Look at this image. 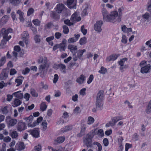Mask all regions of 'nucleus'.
<instances>
[{
    "instance_id": "nucleus-1",
    "label": "nucleus",
    "mask_w": 151,
    "mask_h": 151,
    "mask_svg": "<svg viewBox=\"0 0 151 151\" xmlns=\"http://www.w3.org/2000/svg\"><path fill=\"white\" fill-rule=\"evenodd\" d=\"M13 30L11 28H9L6 29L5 28H2L0 31V36H3V39L1 41V43L3 45L6 44L7 42L11 38V35L8 36L9 33H12Z\"/></svg>"
},
{
    "instance_id": "nucleus-2",
    "label": "nucleus",
    "mask_w": 151,
    "mask_h": 151,
    "mask_svg": "<svg viewBox=\"0 0 151 151\" xmlns=\"http://www.w3.org/2000/svg\"><path fill=\"white\" fill-rule=\"evenodd\" d=\"M93 137V135L90 132L83 138V142L87 147H91L93 146L92 139Z\"/></svg>"
},
{
    "instance_id": "nucleus-3",
    "label": "nucleus",
    "mask_w": 151,
    "mask_h": 151,
    "mask_svg": "<svg viewBox=\"0 0 151 151\" xmlns=\"http://www.w3.org/2000/svg\"><path fill=\"white\" fill-rule=\"evenodd\" d=\"M118 16V13L117 11H114L111 12L105 20L106 21L114 22L117 21L116 18Z\"/></svg>"
},
{
    "instance_id": "nucleus-4",
    "label": "nucleus",
    "mask_w": 151,
    "mask_h": 151,
    "mask_svg": "<svg viewBox=\"0 0 151 151\" xmlns=\"http://www.w3.org/2000/svg\"><path fill=\"white\" fill-rule=\"evenodd\" d=\"M86 52L85 49L79 50L73 54V58L74 61H76L78 60V58L81 59L83 53Z\"/></svg>"
},
{
    "instance_id": "nucleus-5",
    "label": "nucleus",
    "mask_w": 151,
    "mask_h": 151,
    "mask_svg": "<svg viewBox=\"0 0 151 151\" xmlns=\"http://www.w3.org/2000/svg\"><path fill=\"white\" fill-rule=\"evenodd\" d=\"M49 66V64L47 62V58L45 57L44 62L40 66L39 71L41 73H42L46 68L48 69Z\"/></svg>"
},
{
    "instance_id": "nucleus-6",
    "label": "nucleus",
    "mask_w": 151,
    "mask_h": 151,
    "mask_svg": "<svg viewBox=\"0 0 151 151\" xmlns=\"http://www.w3.org/2000/svg\"><path fill=\"white\" fill-rule=\"evenodd\" d=\"M5 121L8 125L10 126H13L17 122V119H12L11 117L9 116L6 117Z\"/></svg>"
},
{
    "instance_id": "nucleus-7",
    "label": "nucleus",
    "mask_w": 151,
    "mask_h": 151,
    "mask_svg": "<svg viewBox=\"0 0 151 151\" xmlns=\"http://www.w3.org/2000/svg\"><path fill=\"white\" fill-rule=\"evenodd\" d=\"M91 133L93 136H94L96 135H98L99 136L102 137L104 135V133L102 129H99L98 130L96 129H92L91 131Z\"/></svg>"
},
{
    "instance_id": "nucleus-8",
    "label": "nucleus",
    "mask_w": 151,
    "mask_h": 151,
    "mask_svg": "<svg viewBox=\"0 0 151 151\" xmlns=\"http://www.w3.org/2000/svg\"><path fill=\"white\" fill-rule=\"evenodd\" d=\"M103 24V22L101 21H99L96 22L94 25V29L98 32H100L102 30L101 26Z\"/></svg>"
},
{
    "instance_id": "nucleus-9",
    "label": "nucleus",
    "mask_w": 151,
    "mask_h": 151,
    "mask_svg": "<svg viewBox=\"0 0 151 151\" xmlns=\"http://www.w3.org/2000/svg\"><path fill=\"white\" fill-rule=\"evenodd\" d=\"M70 20L71 22L75 23L76 22L80 21L81 20V18L80 17H78L77 12H75L72 15Z\"/></svg>"
},
{
    "instance_id": "nucleus-10",
    "label": "nucleus",
    "mask_w": 151,
    "mask_h": 151,
    "mask_svg": "<svg viewBox=\"0 0 151 151\" xmlns=\"http://www.w3.org/2000/svg\"><path fill=\"white\" fill-rule=\"evenodd\" d=\"M17 128L19 131L21 132L26 129V124L24 122H19L17 124Z\"/></svg>"
},
{
    "instance_id": "nucleus-11",
    "label": "nucleus",
    "mask_w": 151,
    "mask_h": 151,
    "mask_svg": "<svg viewBox=\"0 0 151 151\" xmlns=\"http://www.w3.org/2000/svg\"><path fill=\"white\" fill-rule=\"evenodd\" d=\"M67 4L68 7L70 9L76 8V2L74 0H68Z\"/></svg>"
},
{
    "instance_id": "nucleus-12",
    "label": "nucleus",
    "mask_w": 151,
    "mask_h": 151,
    "mask_svg": "<svg viewBox=\"0 0 151 151\" xmlns=\"http://www.w3.org/2000/svg\"><path fill=\"white\" fill-rule=\"evenodd\" d=\"M32 136L35 137H39V131L38 128H35L32 130L28 131Z\"/></svg>"
},
{
    "instance_id": "nucleus-13",
    "label": "nucleus",
    "mask_w": 151,
    "mask_h": 151,
    "mask_svg": "<svg viewBox=\"0 0 151 151\" xmlns=\"http://www.w3.org/2000/svg\"><path fill=\"white\" fill-rule=\"evenodd\" d=\"M118 56L115 54H112L107 57L106 59V61L109 62L111 61H113L116 60Z\"/></svg>"
},
{
    "instance_id": "nucleus-14",
    "label": "nucleus",
    "mask_w": 151,
    "mask_h": 151,
    "mask_svg": "<svg viewBox=\"0 0 151 151\" xmlns=\"http://www.w3.org/2000/svg\"><path fill=\"white\" fill-rule=\"evenodd\" d=\"M64 5L62 4H57L55 8V11L58 14L60 13L63 10Z\"/></svg>"
},
{
    "instance_id": "nucleus-15",
    "label": "nucleus",
    "mask_w": 151,
    "mask_h": 151,
    "mask_svg": "<svg viewBox=\"0 0 151 151\" xmlns=\"http://www.w3.org/2000/svg\"><path fill=\"white\" fill-rule=\"evenodd\" d=\"M60 51L62 52L65 51L66 47V41L65 40L62 41V43L59 44Z\"/></svg>"
},
{
    "instance_id": "nucleus-16",
    "label": "nucleus",
    "mask_w": 151,
    "mask_h": 151,
    "mask_svg": "<svg viewBox=\"0 0 151 151\" xmlns=\"http://www.w3.org/2000/svg\"><path fill=\"white\" fill-rule=\"evenodd\" d=\"M73 129V126L71 125L66 126L62 128L60 130V132L63 133L71 130Z\"/></svg>"
},
{
    "instance_id": "nucleus-17",
    "label": "nucleus",
    "mask_w": 151,
    "mask_h": 151,
    "mask_svg": "<svg viewBox=\"0 0 151 151\" xmlns=\"http://www.w3.org/2000/svg\"><path fill=\"white\" fill-rule=\"evenodd\" d=\"M57 13L56 11H51L50 14V17L55 19H59L60 18V15Z\"/></svg>"
},
{
    "instance_id": "nucleus-18",
    "label": "nucleus",
    "mask_w": 151,
    "mask_h": 151,
    "mask_svg": "<svg viewBox=\"0 0 151 151\" xmlns=\"http://www.w3.org/2000/svg\"><path fill=\"white\" fill-rule=\"evenodd\" d=\"M150 69V65L148 64L147 65L144 66L141 68L140 72L142 73H147L149 72Z\"/></svg>"
},
{
    "instance_id": "nucleus-19",
    "label": "nucleus",
    "mask_w": 151,
    "mask_h": 151,
    "mask_svg": "<svg viewBox=\"0 0 151 151\" xmlns=\"http://www.w3.org/2000/svg\"><path fill=\"white\" fill-rule=\"evenodd\" d=\"M85 78L86 77L83 75H81L79 77L77 78L76 81L79 84H81L84 82Z\"/></svg>"
},
{
    "instance_id": "nucleus-20",
    "label": "nucleus",
    "mask_w": 151,
    "mask_h": 151,
    "mask_svg": "<svg viewBox=\"0 0 151 151\" xmlns=\"http://www.w3.org/2000/svg\"><path fill=\"white\" fill-rule=\"evenodd\" d=\"M104 97V91L101 90L98 93L96 96V100L103 101Z\"/></svg>"
},
{
    "instance_id": "nucleus-21",
    "label": "nucleus",
    "mask_w": 151,
    "mask_h": 151,
    "mask_svg": "<svg viewBox=\"0 0 151 151\" xmlns=\"http://www.w3.org/2000/svg\"><path fill=\"white\" fill-rule=\"evenodd\" d=\"M103 101L96 100V107L98 110H101L103 108Z\"/></svg>"
},
{
    "instance_id": "nucleus-22",
    "label": "nucleus",
    "mask_w": 151,
    "mask_h": 151,
    "mask_svg": "<svg viewBox=\"0 0 151 151\" xmlns=\"http://www.w3.org/2000/svg\"><path fill=\"white\" fill-rule=\"evenodd\" d=\"M16 147L18 150H22L24 148L25 146L23 142H19L17 143Z\"/></svg>"
},
{
    "instance_id": "nucleus-23",
    "label": "nucleus",
    "mask_w": 151,
    "mask_h": 151,
    "mask_svg": "<svg viewBox=\"0 0 151 151\" xmlns=\"http://www.w3.org/2000/svg\"><path fill=\"white\" fill-rule=\"evenodd\" d=\"M24 79V77L21 76H18L17 78L15 79V82L17 83L16 86H19L22 84Z\"/></svg>"
},
{
    "instance_id": "nucleus-24",
    "label": "nucleus",
    "mask_w": 151,
    "mask_h": 151,
    "mask_svg": "<svg viewBox=\"0 0 151 151\" xmlns=\"http://www.w3.org/2000/svg\"><path fill=\"white\" fill-rule=\"evenodd\" d=\"M12 95L16 97L19 99H22L23 98V95L22 93H21V91L14 92L12 94Z\"/></svg>"
},
{
    "instance_id": "nucleus-25",
    "label": "nucleus",
    "mask_w": 151,
    "mask_h": 151,
    "mask_svg": "<svg viewBox=\"0 0 151 151\" xmlns=\"http://www.w3.org/2000/svg\"><path fill=\"white\" fill-rule=\"evenodd\" d=\"M68 48L72 53L77 50V47L76 46L71 44L68 45Z\"/></svg>"
},
{
    "instance_id": "nucleus-26",
    "label": "nucleus",
    "mask_w": 151,
    "mask_h": 151,
    "mask_svg": "<svg viewBox=\"0 0 151 151\" xmlns=\"http://www.w3.org/2000/svg\"><path fill=\"white\" fill-rule=\"evenodd\" d=\"M65 140V137L64 136L59 137L54 140L55 144L61 143H63Z\"/></svg>"
},
{
    "instance_id": "nucleus-27",
    "label": "nucleus",
    "mask_w": 151,
    "mask_h": 151,
    "mask_svg": "<svg viewBox=\"0 0 151 151\" xmlns=\"http://www.w3.org/2000/svg\"><path fill=\"white\" fill-rule=\"evenodd\" d=\"M124 10V8L123 7L120 8L118 9L119 16L117 20L118 22H120L121 21V18L122 15V12Z\"/></svg>"
},
{
    "instance_id": "nucleus-28",
    "label": "nucleus",
    "mask_w": 151,
    "mask_h": 151,
    "mask_svg": "<svg viewBox=\"0 0 151 151\" xmlns=\"http://www.w3.org/2000/svg\"><path fill=\"white\" fill-rule=\"evenodd\" d=\"M22 102L19 99H15L14 101L12 106L14 107H17L21 104Z\"/></svg>"
},
{
    "instance_id": "nucleus-29",
    "label": "nucleus",
    "mask_w": 151,
    "mask_h": 151,
    "mask_svg": "<svg viewBox=\"0 0 151 151\" xmlns=\"http://www.w3.org/2000/svg\"><path fill=\"white\" fill-rule=\"evenodd\" d=\"M17 13L19 15V19L20 21L22 22H24V19L23 17L24 13L19 10L17 11Z\"/></svg>"
},
{
    "instance_id": "nucleus-30",
    "label": "nucleus",
    "mask_w": 151,
    "mask_h": 151,
    "mask_svg": "<svg viewBox=\"0 0 151 151\" xmlns=\"http://www.w3.org/2000/svg\"><path fill=\"white\" fill-rule=\"evenodd\" d=\"M116 122L114 119L112 118L111 120L108 123L106 124V126L108 127L110 126L113 127L115 125Z\"/></svg>"
},
{
    "instance_id": "nucleus-31",
    "label": "nucleus",
    "mask_w": 151,
    "mask_h": 151,
    "mask_svg": "<svg viewBox=\"0 0 151 151\" xmlns=\"http://www.w3.org/2000/svg\"><path fill=\"white\" fill-rule=\"evenodd\" d=\"M102 14L103 16V20L105 21L109 15H108L107 11L105 9H103Z\"/></svg>"
},
{
    "instance_id": "nucleus-32",
    "label": "nucleus",
    "mask_w": 151,
    "mask_h": 151,
    "mask_svg": "<svg viewBox=\"0 0 151 151\" xmlns=\"http://www.w3.org/2000/svg\"><path fill=\"white\" fill-rule=\"evenodd\" d=\"M58 67L60 70L63 73H66V66L63 64H60L58 65Z\"/></svg>"
},
{
    "instance_id": "nucleus-33",
    "label": "nucleus",
    "mask_w": 151,
    "mask_h": 151,
    "mask_svg": "<svg viewBox=\"0 0 151 151\" xmlns=\"http://www.w3.org/2000/svg\"><path fill=\"white\" fill-rule=\"evenodd\" d=\"M127 58H124L122 60H121L119 62V65H121V66L120 67V69L122 71H123V65H124V63L125 62V61H127Z\"/></svg>"
},
{
    "instance_id": "nucleus-34",
    "label": "nucleus",
    "mask_w": 151,
    "mask_h": 151,
    "mask_svg": "<svg viewBox=\"0 0 151 151\" xmlns=\"http://www.w3.org/2000/svg\"><path fill=\"white\" fill-rule=\"evenodd\" d=\"M9 18V15H5L1 18V22H2L3 24H5L7 22Z\"/></svg>"
},
{
    "instance_id": "nucleus-35",
    "label": "nucleus",
    "mask_w": 151,
    "mask_h": 151,
    "mask_svg": "<svg viewBox=\"0 0 151 151\" xmlns=\"http://www.w3.org/2000/svg\"><path fill=\"white\" fill-rule=\"evenodd\" d=\"M47 105L46 104V103L45 102H42L40 105V109L42 111H45L47 108Z\"/></svg>"
},
{
    "instance_id": "nucleus-36",
    "label": "nucleus",
    "mask_w": 151,
    "mask_h": 151,
    "mask_svg": "<svg viewBox=\"0 0 151 151\" xmlns=\"http://www.w3.org/2000/svg\"><path fill=\"white\" fill-rule=\"evenodd\" d=\"M33 118V116L32 115H30L29 117L25 118L24 119L28 124H30L32 121Z\"/></svg>"
},
{
    "instance_id": "nucleus-37",
    "label": "nucleus",
    "mask_w": 151,
    "mask_h": 151,
    "mask_svg": "<svg viewBox=\"0 0 151 151\" xmlns=\"http://www.w3.org/2000/svg\"><path fill=\"white\" fill-rule=\"evenodd\" d=\"M145 111L147 114H149L151 112V100L150 101L149 104L146 107Z\"/></svg>"
},
{
    "instance_id": "nucleus-38",
    "label": "nucleus",
    "mask_w": 151,
    "mask_h": 151,
    "mask_svg": "<svg viewBox=\"0 0 151 151\" xmlns=\"http://www.w3.org/2000/svg\"><path fill=\"white\" fill-rule=\"evenodd\" d=\"M87 42V39L85 37L81 38L79 41V43L80 45L85 44Z\"/></svg>"
},
{
    "instance_id": "nucleus-39",
    "label": "nucleus",
    "mask_w": 151,
    "mask_h": 151,
    "mask_svg": "<svg viewBox=\"0 0 151 151\" xmlns=\"http://www.w3.org/2000/svg\"><path fill=\"white\" fill-rule=\"evenodd\" d=\"M4 1L5 0H4ZM12 5L16 6L20 2V0H8Z\"/></svg>"
},
{
    "instance_id": "nucleus-40",
    "label": "nucleus",
    "mask_w": 151,
    "mask_h": 151,
    "mask_svg": "<svg viewBox=\"0 0 151 151\" xmlns=\"http://www.w3.org/2000/svg\"><path fill=\"white\" fill-rule=\"evenodd\" d=\"M8 77V75L6 73H2L0 74V79L1 80L6 79Z\"/></svg>"
},
{
    "instance_id": "nucleus-41",
    "label": "nucleus",
    "mask_w": 151,
    "mask_h": 151,
    "mask_svg": "<svg viewBox=\"0 0 151 151\" xmlns=\"http://www.w3.org/2000/svg\"><path fill=\"white\" fill-rule=\"evenodd\" d=\"M63 32L65 34H68L69 32L68 27L66 25H64L63 26Z\"/></svg>"
},
{
    "instance_id": "nucleus-42",
    "label": "nucleus",
    "mask_w": 151,
    "mask_h": 151,
    "mask_svg": "<svg viewBox=\"0 0 151 151\" xmlns=\"http://www.w3.org/2000/svg\"><path fill=\"white\" fill-rule=\"evenodd\" d=\"M93 144L97 146L98 147L97 151H101L102 147L100 143L97 142H94L93 143Z\"/></svg>"
},
{
    "instance_id": "nucleus-43",
    "label": "nucleus",
    "mask_w": 151,
    "mask_h": 151,
    "mask_svg": "<svg viewBox=\"0 0 151 151\" xmlns=\"http://www.w3.org/2000/svg\"><path fill=\"white\" fill-rule=\"evenodd\" d=\"M94 121V119L91 116H89L88 118L87 124H92Z\"/></svg>"
},
{
    "instance_id": "nucleus-44",
    "label": "nucleus",
    "mask_w": 151,
    "mask_h": 151,
    "mask_svg": "<svg viewBox=\"0 0 151 151\" xmlns=\"http://www.w3.org/2000/svg\"><path fill=\"white\" fill-rule=\"evenodd\" d=\"M147 10L150 12L151 19V0L149 1L147 3Z\"/></svg>"
},
{
    "instance_id": "nucleus-45",
    "label": "nucleus",
    "mask_w": 151,
    "mask_h": 151,
    "mask_svg": "<svg viewBox=\"0 0 151 151\" xmlns=\"http://www.w3.org/2000/svg\"><path fill=\"white\" fill-rule=\"evenodd\" d=\"M64 22L65 24H66L68 26H70L73 25L74 23V22H71L70 20L68 19L65 20Z\"/></svg>"
},
{
    "instance_id": "nucleus-46",
    "label": "nucleus",
    "mask_w": 151,
    "mask_h": 151,
    "mask_svg": "<svg viewBox=\"0 0 151 151\" xmlns=\"http://www.w3.org/2000/svg\"><path fill=\"white\" fill-rule=\"evenodd\" d=\"M107 71V70L106 68L102 66L100 70L99 71V72L101 74H104Z\"/></svg>"
},
{
    "instance_id": "nucleus-47",
    "label": "nucleus",
    "mask_w": 151,
    "mask_h": 151,
    "mask_svg": "<svg viewBox=\"0 0 151 151\" xmlns=\"http://www.w3.org/2000/svg\"><path fill=\"white\" fill-rule=\"evenodd\" d=\"M88 9V6L87 5H86L85 6V7L83 10L82 14L83 16H85L88 14L87 12V10Z\"/></svg>"
},
{
    "instance_id": "nucleus-48",
    "label": "nucleus",
    "mask_w": 151,
    "mask_h": 151,
    "mask_svg": "<svg viewBox=\"0 0 151 151\" xmlns=\"http://www.w3.org/2000/svg\"><path fill=\"white\" fill-rule=\"evenodd\" d=\"M142 17L143 19L146 20H148L150 17L151 18L150 14H149V13L146 12L144 14L142 15Z\"/></svg>"
},
{
    "instance_id": "nucleus-49",
    "label": "nucleus",
    "mask_w": 151,
    "mask_h": 151,
    "mask_svg": "<svg viewBox=\"0 0 151 151\" xmlns=\"http://www.w3.org/2000/svg\"><path fill=\"white\" fill-rule=\"evenodd\" d=\"M10 135L12 138L13 139L17 138L18 137V134L17 132L14 131L11 133Z\"/></svg>"
},
{
    "instance_id": "nucleus-50",
    "label": "nucleus",
    "mask_w": 151,
    "mask_h": 151,
    "mask_svg": "<svg viewBox=\"0 0 151 151\" xmlns=\"http://www.w3.org/2000/svg\"><path fill=\"white\" fill-rule=\"evenodd\" d=\"M30 93L34 97H37L38 96V94L36 92V91L34 89H31Z\"/></svg>"
},
{
    "instance_id": "nucleus-51",
    "label": "nucleus",
    "mask_w": 151,
    "mask_h": 151,
    "mask_svg": "<svg viewBox=\"0 0 151 151\" xmlns=\"http://www.w3.org/2000/svg\"><path fill=\"white\" fill-rule=\"evenodd\" d=\"M81 112V111L80 110V108L78 106L76 107L73 110L74 113L76 114L80 113Z\"/></svg>"
},
{
    "instance_id": "nucleus-52",
    "label": "nucleus",
    "mask_w": 151,
    "mask_h": 151,
    "mask_svg": "<svg viewBox=\"0 0 151 151\" xmlns=\"http://www.w3.org/2000/svg\"><path fill=\"white\" fill-rule=\"evenodd\" d=\"M81 30L83 35H86L87 33V30L84 28V25H82L81 27Z\"/></svg>"
},
{
    "instance_id": "nucleus-53",
    "label": "nucleus",
    "mask_w": 151,
    "mask_h": 151,
    "mask_svg": "<svg viewBox=\"0 0 151 151\" xmlns=\"http://www.w3.org/2000/svg\"><path fill=\"white\" fill-rule=\"evenodd\" d=\"M12 56L14 57V58H13V60L16 61L17 60V52L14 51L12 52Z\"/></svg>"
},
{
    "instance_id": "nucleus-54",
    "label": "nucleus",
    "mask_w": 151,
    "mask_h": 151,
    "mask_svg": "<svg viewBox=\"0 0 151 151\" xmlns=\"http://www.w3.org/2000/svg\"><path fill=\"white\" fill-rule=\"evenodd\" d=\"M29 34L28 33L26 32H24L22 34V38L23 39V40L26 39L28 37Z\"/></svg>"
},
{
    "instance_id": "nucleus-55",
    "label": "nucleus",
    "mask_w": 151,
    "mask_h": 151,
    "mask_svg": "<svg viewBox=\"0 0 151 151\" xmlns=\"http://www.w3.org/2000/svg\"><path fill=\"white\" fill-rule=\"evenodd\" d=\"M33 23L35 25L39 26L40 23V21L38 19H34L32 21Z\"/></svg>"
},
{
    "instance_id": "nucleus-56",
    "label": "nucleus",
    "mask_w": 151,
    "mask_h": 151,
    "mask_svg": "<svg viewBox=\"0 0 151 151\" xmlns=\"http://www.w3.org/2000/svg\"><path fill=\"white\" fill-rule=\"evenodd\" d=\"M121 42L122 43L124 44H126L127 43V40L126 37L125 35H122Z\"/></svg>"
},
{
    "instance_id": "nucleus-57",
    "label": "nucleus",
    "mask_w": 151,
    "mask_h": 151,
    "mask_svg": "<svg viewBox=\"0 0 151 151\" xmlns=\"http://www.w3.org/2000/svg\"><path fill=\"white\" fill-rule=\"evenodd\" d=\"M29 26L30 27V29L32 31V32H33V33H37V29L35 28L32 26V24L31 23H29Z\"/></svg>"
},
{
    "instance_id": "nucleus-58",
    "label": "nucleus",
    "mask_w": 151,
    "mask_h": 151,
    "mask_svg": "<svg viewBox=\"0 0 151 151\" xmlns=\"http://www.w3.org/2000/svg\"><path fill=\"white\" fill-rule=\"evenodd\" d=\"M30 69L28 67H27L24 70H23L22 71V73L24 75H26L28 73Z\"/></svg>"
},
{
    "instance_id": "nucleus-59",
    "label": "nucleus",
    "mask_w": 151,
    "mask_h": 151,
    "mask_svg": "<svg viewBox=\"0 0 151 151\" xmlns=\"http://www.w3.org/2000/svg\"><path fill=\"white\" fill-rule=\"evenodd\" d=\"M2 113L3 114H6L8 113L7 107L5 106L1 109Z\"/></svg>"
},
{
    "instance_id": "nucleus-60",
    "label": "nucleus",
    "mask_w": 151,
    "mask_h": 151,
    "mask_svg": "<svg viewBox=\"0 0 151 151\" xmlns=\"http://www.w3.org/2000/svg\"><path fill=\"white\" fill-rule=\"evenodd\" d=\"M40 36L39 35H37L34 38V40L36 43H39L40 41Z\"/></svg>"
},
{
    "instance_id": "nucleus-61",
    "label": "nucleus",
    "mask_w": 151,
    "mask_h": 151,
    "mask_svg": "<svg viewBox=\"0 0 151 151\" xmlns=\"http://www.w3.org/2000/svg\"><path fill=\"white\" fill-rule=\"evenodd\" d=\"M93 79V75L92 74L90 75V76L89 77L88 80L87 81V83L88 84L92 82Z\"/></svg>"
},
{
    "instance_id": "nucleus-62",
    "label": "nucleus",
    "mask_w": 151,
    "mask_h": 151,
    "mask_svg": "<svg viewBox=\"0 0 151 151\" xmlns=\"http://www.w3.org/2000/svg\"><path fill=\"white\" fill-rule=\"evenodd\" d=\"M62 34L59 32H56L55 34V37L57 39H60L62 36Z\"/></svg>"
},
{
    "instance_id": "nucleus-63",
    "label": "nucleus",
    "mask_w": 151,
    "mask_h": 151,
    "mask_svg": "<svg viewBox=\"0 0 151 151\" xmlns=\"http://www.w3.org/2000/svg\"><path fill=\"white\" fill-rule=\"evenodd\" d=\"M34 11V10L33 8H29L27 11V16H29L33 13Z\"/></svg>"
},
{
    "instance_id": "nucleus-64",
    "label": "nucleus",
    "mask_w": 151,
    "mask_h": 151,
    "mask_svg": "<svg viewBox=\"0 0 151 151\" xmlns=\"http://www.w3.org/2000/svg\"><path fill=\"white\" fill-rule=\"evenodd\" d=\"M41 149V145H37L35 146L33 150L37 151H40Z\"/></svg>"
}]
</instances>
